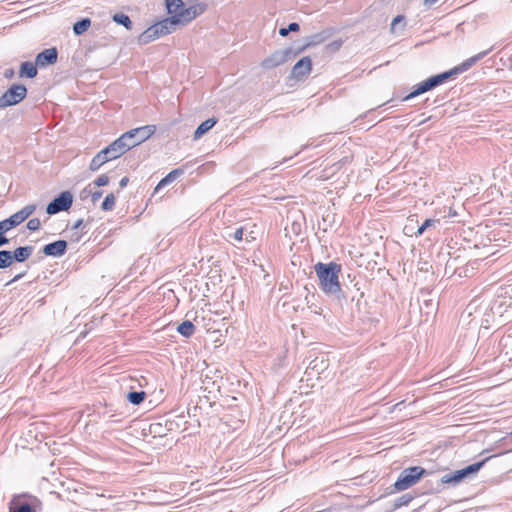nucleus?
<instances>
[{"label":"nucleus","mask_w":512,"mask_h":512,"mask_svg":"<svg viewBox=\"0 0 512 512\" xmlns=\"http://www.w3.org/2000/svg\"><path fill=\"white\" fill-rule=\"evenodd\" d=\"M72 204V193L70 191H63L47 205L46 213L49 215H54L62 211H68Z\"/></svg>","instance_id":"nucleus-11"},{"label":"nucleus","mask_w":512,"mask_h":512,"mask_svg":"<svg viewBox=\"0 0 512 512\" xmlns=\"http://www.w3.org/2000/svg\"><path fill=\"white\" fill-rule=\"evenodd\" d=\"M88 193H90V191L87 190V188L83 189L81 195L83 196L84 194L85 195H88Z\"/></svg>","instance_id":"nucleus-50"},{"label":"nucleus","mask_w":512,"mask_h":512,"mask_svg":"<svg viewBox=\"0 0 512 512\" xmlns=\"http://www.w3.org/2000/svg\"><path fill=\"white\" fill-rule=\"evenodd\" d=\"M290 32L287 31V27H282L279 29V35L282 36V37H286L288 36Z\"/></svg>","instance_id":"nucleus-45"},{"label":"nucleus","mask_w":512,"mask_h":512,"mask_svg":"<svg viewBox=\"0 0 512 512\" xmlns=\"http://www.w3.org/2000/svg\"><path fill=\"white\" fill-rule=\"evenodd\" d=\"M312 70V61L309 56L301 58L291 70V77L296 80H303Z\"/></svg>","instance_id":"nucleus-14"},{"label":"nucleus","mask_w":512,"mask_h":512,"mask_svg":"<svg viewBox=\"0 0 512 512\" xmlns=\"http://www.w3.org/2000/svg\"><path fill=\"white\" fill-rule=\"evenodd\" d=\"M5 78H12L14 76V70L12 68L6 69L4 72Z\"/></svg>","instance_id":"nucleus-42"},{"label":"nucleus","mask_w":512,"mask_h":512,"mask_svg":"<svg viewBox=\"0 0 512 512\" xmlns=\"http://www.w3.org/2000/svg\"><path fill=\"white\" fill-rule=\"evenodd\" d=\"M41 226V222L38 218H32L27 222V228L30 231H37Z\"/></svg>","instance_id":"nucleus-36"},{"label":"nucleus","mask_w":512,"mask_h":512,"mask_svg":"<svg viewBox=\"0 0 512 512\" xmlns=\"http://www.w3.org/2000/svg\"><path fill=\"white\" fill-rule=\"evenodd\" d=\"M177 21H179V18L168 17L153 24L139 35L138 43L145 45L159 38L160 36L172 33L176 29Z\"/></svg>","instance_id":"nucleus-3"},{"label":"nucleus","mask_w":512,"mask_h":512,"mask_svg":"<svg viewBox=\"0 0 512 512\" xmlns=\"http://www.w3.org/2000/svg\"><path fill=\"white\" fill-rule=\"evenodd\" d=\"M488 459L489 458H486L477 463L470 464L460 470H456L454 472L445 474L444 476H442L441 482L445 484L457 485L464 481L465 479L476 475L478 471L484 466Z\"/></svg>","instance_id":"nucleus-5"},{"label":"nucleus","mask_w":512,"mask_h":512,"mask_svg":"<svg viewBox=\"0 0 512 512\" xmlns=\"http://www.w3.org/2000/svg\"><path fill=\"white\" fill-rule=\"evenodd\" d=\"M314 270L319 280V287L327 296L339 301L346 298L339 282L340 264L318 262Z\"/></svg>","instance_id":"nucleus-1"},{"label":"nucleus","mask_w":512,"mask_h":512,"mask_svg":"<svg viewBox=\"0 0 512 512\" xmlns=\"http://www.w3.org/2000/svg\"><path fill=\"white\" fill-rule=\"evenodd\" d=\"M88 193H90V191L87 190V188L83 189L81 195L83 196L84 194L85 195H88Z\"/></svg>","instance_id":"nucleus-49"},{"label":"nucleus","mask_w":512,"mask_h":512,"mask_svg":"<svg viewBox=\"0 0 512 512\" xmlns=\"http://www.w3.org/2000/svg\"><path fill=\"white\" fill-rule=\"evenodd\" d=\"M39 504L40 502L35 496L16 495L10 501L9 512H35Z\"/></svg>","instance_id":"nucleus-9"},{"label":"nucleus","mask_w":512,"mask_h":512,"mask_svg":"<svg viewBox=\"0 0 512 512\" xmlns=\"http://www.w3.org/2000/svg\"><path fill=\"white\" fill-rule=\"evenodd\" d=\"M112 19L115 23L125 27L127 30L132 29L133 23L128 15L123 13H116L112 16Z\"/></svg>","instance_id":"nucleus-27"},{"label":"nucleus","mask_w":512,"mask_h":512,"mask_svg":"<svg viewBox=\"0 0 512 512\" xmlns=\"http://www.w3.org/2000/svg\"><path fill=\"white\" fill-rule=\"evenodd\" d=\"M165 4L171 17L179 18L177 25H186L203 12L199 5L185 7L182 0H165Z\"/></svg>","instance_id":"nucleus-2"},{"label":"nucleus","mask_w":512,"mask_h":512,"mask_svg":"<svg viewBox=\"0 0 512 512\" xmlns=\"http://www.w3.org/2000/svg\"><path fill=\"white\" fill-rule=\"evenodd\" d=\"M90 25L91 20L89 18H82L73 25V32L77 36L82 35L88 30Z\"/></svg>","instance_id":"nucleus-28"},{"label":"nucleus","mask_w":512,"mask_h":512,"mask_svg":"<svg viewBox=\"0 0 512 512\" xmlns=\"http://www.w3.org/2000/svg\"><path fill=\"white\" fill-rule=\"evenodd\" d=\"M58 50L55 47L48 48L38 53L35 61L38 67L43 68L57 62Z\"/></svg>","instance_id":"nucleus-16"},{"label":"nucleus","mask_w":512,"mask_h":512,"mask_svg":"<svg viewBox=\"0 0 512 512\" xmlns=\"http://www.w3.org/2000/svg\"><path fill=\"white\" fill-rule=\"evenodd\" d=\"M414 499V496L407 493V494H404L402 496H400L399 498H397L393 504V507L395 509L397 508H400L402 506H406L408 505L412 500Z\"/></svg>","instance_id":"nucleus-32"},{"label":"nucleus","mask_w":512,"mask_h":512,"mask_svg":"<svg viewBox=\"0 0 512 512\" xmlns=\"http://www.w3.org/2000/svg\"><path fill=\"white\" fill-rule=\"evenodd\" d=\"M24 275H25V272L15 275L14 278L10 281V283L19 281L20 279H22L24 277Z\"/></svg>","instance_id":"nucleus-46"},{"label":"nucleus","mask_w":512,"mask_h":512,"mask_svg":"<svg viewBox=\"0 0 512 512\" xmlns=\"http://www.w3.org/2000/svg\"><path fill=\"white\" fill-rule=\"evenodd\" d=\"M177 332L182 336L189 338L194 334L195 326L191 321L185 320L178 325Z\"/></svg>","instance_id":"nucleus-25"},{"label":"nucleus","mask_w":512,"mask_h":512,"mask_svg":"<svg viewBox=\"0 0 512 512\" xmlns=\"http://www.w3.org/2000/svg\"><path fill=\"white\" fill-rule=\"evenodd\" d=\"M128 182H129V178H128V177H123V178L120 180V182H119V186H120V188H124V187H126V186H127V184H128Z\"/></svg>","instance_id":"nucleus-43"},{"label":"nucleus","mask_w":512,"mask_h":512,"mask_svg":"<svg viewBox=\"0 0 512 512\" xmlns=\"http://www.w3.org/2000/svg\"><path fill=\"white\" fill-rule=\"evenodd\" d=\"M83 225V219L77 220L74 225L72 226V229H78Z\"/></svg>","instance_id":"nucleus-47"},{"label":"nucleus","mask_w":512,"mask_h":512,"mask_svg":"<svg viewBox=\"0 0 512 512\" xmlns=\"http://www.w3.org/2000/svg\"><path fill=\"white\" fill-rule=\"evenodd\" d=\"M36 208V204H28L24 206L21 210L17 211L16 214L23 223L35 212Z\"/></svg>","instance_id":"nucleus-29"},{"label":"nucleus","mask_w":512,"mask_h":512,"mask_svg":"<svg viewBox=\"0 0 512 512\" xmlns=\"http://www.w3.org/2000/svg\"><path fill=\"white\" fill-rule=\"evenodd\" d=\"M297 55L296 50L291 47L277 50L261 62V67L266 70L272 69L295 58Z\"/></svg>","instance_id":"nucleus-10"},{"label":"nucleus","mask_w":512,"mask_h":512,"mask_svg":"<svg viewBox=\"0 0 512 512\" xmlns=\"http://www.w3.org/2000/svg\"><path fill=\"white\" fill-rule=\"evenodd\" d=\"M68 243L65 240H57L46 244L42 251L46 256L61 257L67 251Z\"/></svg>","instance_id":"nucleus-17"},{"label":"nucleus","mask_w":512,"mask_h":512,"mask_svg":"<svg viewBox=\"0 0 512 512\" xmlns=\"http://www.w3.org/2000/svg\"><path fill=\"white\" fill-rule=\"evenodd\" d=\"M182 174H183V170L180 168L172 170L163 179L160 180V182L156 186L155 190L157 191L160 188L168 185L169 183L173 182L175 179H177Z\"/></svg>","instance_id":"nucleus-24"},{"label":"nucleus","mask_w":512,"mask_h":512,"mask_svg":"<svg viewBox=\"0 0 512 512\" xmlns=\"http://www.w3.org/2000/svg\"><path fill=\"white\" fill-rule=\"evenodd\" d=\"M438 222H439V220L426 219V220L424 221V223H423L421 226H419V227H418V230H417V232H416V235H417V236L422 235V234L424 233V231H425L428 227H430V226H432V225H434L435 223H438Z\"/></svg>","instance_id":"nucleus-34"},{"label":"nucleus","mask_w":512,"mask_h":512,"mask_svg":"<svg viewBox=\"0 0 512 512\" xmlns=\"http://www.w3.org/2000/svg\"><path fill=\"white\" fill-rule=\"evenodd\" d=\"M491 50H492V48L482 51V52L466 59L465 61H463L461 64L455 66L454 68L448 70L451 75V78L469 70L474 64H476L478 61L483 59Z\"/></svg>","instance_id":"nucleus-15"},{"label":"nucleus","mask_w":512,"mask_h":512,"mask_svg":"<svg viewBox=\"0 0 512 512\" xmlns=\"http://www.w3.org/2000/svg\"><path fill=\"white\" fill-rule=\"evenodd\" d=\"M428 91H430V88H429L426 80H424V81L420 82L419 84H417L415 86L414 90L411 93H409L407 96H405L403 98V100L407 101L409 99L417 97V96H419V95H421V94H423L425 92H428Z\"/></svg>","instance_id":"nucleus-26"},{"label":"nucleus","mask_w":512,"mask_h":512,"mask_svg":"<svg viewBox=\"0 0 512 512\" xmlns=\"http://www.w3.org/2000/svg\"><path fill=\"white\" fill-rule=\"evenodd\" d=\"M329 33L327 31H321L319 33L313 34L306 38V43L296 49V53L299 55L302 52H304L309 47L317 46L321 43H323L325 40L328 39Z\"/></svg>","instance_id":"nucleus-18"},{"label":"nucleus","mask_w":512,"mask_h":512,"mask_svg":"<svg viewBox=\"0 0 512 512\" xmlns=\"http://www.w3.org/2000/svg\"><path fill=\"white\" fill-rule=\"evenodd\" d=\"M426 473L427 471L420 466H413L404 469L394 483L395 490L403 491L410 488L411 486L415 485Z\"/></svg>","instance_id":"nucleus-4"},{"label":"nucleus","mask_w":512,"mask_h":512,"mask_svg":"<svg viewBox=\"0 0 512 512\" xmlns=\"http://www.w3.org/2000/svg\"><path fill=\"white\" fill-rule=\"evenodd\" d=\"M161 428V424L157 423V424H152L150 426V432H154V433H158V429Z\"/></svg>","instance_id":"nucleus-44"},{"label":"nucleus","mask_w":512,"mask_h":512,"mask_svg":"<svg viewBox=\"0 0 512 512\" xmlns=\"http://www.w3.org/2000/svg\"><path fill=\"white\" fill-rule=\"evenodd\" d=\"M451 79V75L449 71H445L443 73L434 75L426 79V82L430 88V90L436 88L437 86L445 83L447 80Z\"/></svg>","instance_id":"nucleus-21"},{"label":"nucleus","mask_w":512,"mask_h":512,"mask_svg":"<svg viewBox=\"0 0 512 512\" xmlns=\"http://www.w3.org/2000/svg\"><path fill=\"white\" fill-rule=\"evenodd\" d=\"M33 251L34 247L30 245L17 247L13 251H10L12 261L19 263L25 262L33 254Z\"/></svg>","instance_id":"nucleus-19"},{"label":"nucleus","mask_w":512,"mask_h":512,"mask_svg":"<svg viewBox=\"0 0 512 512\" xmlns=\"http://www.w3.org/2000/svg\"><path fill=\"white\" fill-rule=\"evenodd\" d=\"M115 206V196L113 193L108 194L102 202L101 208L104 211H111Z\"/></svg>","instance_id":"nucleus-33"},{"label":"nucleus","mask_w":512,"mask_h":512,"mask_svg":"<svg viewBox=\"0 0 512 512\" xmlns=\"http://www.w3.org/2000/svg\"><path fill=\"white\" fill-rule=\"evenodd\" d=\"M400 23H403L405 24V17L402 16V15H398L396 16L393 20H392V23H391V30L394 31L396 26Z\"/></svg>","instance_id":"nucleus-38"},{"label":"nucleus","mask_w":512,"mask_h":512,"mask_svg":"<svg viewBox=\"0 0 512 512\" xmlns=\"http://www.w3.org/2000/svg\"><path fill=\"white\" fill-rule=\"evenodd\" d=\"M325 368V362L321 360L320 364H318L317 359L313 360L308 366V369L315 370L316 372H319L320 370H323Z\"/></svg>","instance_id":"nucleus-35"},{"label":"nucleus","mask_w":512,"mask_h":512,"mask_svg":"<svg viewBox=\"0 0 512 512\" xmlns=\"http://www.w3.org/2000/svg\"><path fill=\"white\" fill-rule=\"evenodd\" d=\"M22 223L16 213L10 217L0 221V245L5 246L10 243V240L6 237V233L11 229L19 226Z\"/></svg>","instance_id":"nucleus-13"},{"label":"nucleus","mask_w":512,"mask_h":512,"mask_svg":"<svg viewBox=\"0 0 512 512\" xmlns=\"http://www.w3.org/2000/svg\"><path fill=\"white\" fill-rule=\"evenodd\" d=\"M216 123L217 119L215 118H209L202 122L194 132V139H200L204 134H206L210 129H212Z\"/></svg>","instance_id":"nucleus-22"},{"label":"nucleus","mask_w":512,"mask_h":512,"mask_svg":"<svg viewBox=\"0 0 512 512\" xmlns=\"http://www.w3.org/2000/svg\"><path fill=\"white\" fill-rule=\"evenodd\" d=\"M109 161L110 159L107 157L106 153L103 150H101L92 158L89 165V169L91 171H97L100 169L102 165Z\"/></svg>","instance_id":"nucleus-23"},{"label":"nucleus","mask_w":512,"mask_h":512,"mask_svg":"<svg viewBox=\"0 0 512 512\" xmlns=\"http://www.w3.org/2000/svg\"><path fill=\"white\" fill-rule=\"evenodd\" d=\"M146 397L144 391H131L127 394V400L133 405L141 404Z\"/></svg>","instance_id":"nucleus-30"},{"label":"nucleus","mask_w":512,"mask_h":512,"mask_svg":"<svg viewBox=\"0 0 512 512\" xmlns=\"http://www.w3.org/2000/svg\"><path fill=\"white\" fill-rule=\"evenodd\" d=\"M103 192L102 191H95L91 193V201L95 204L101 197Z\"/></svg>","instance_id":"nucleus-40"},{"label":"nucleus","mask_w":512,"mask_h":512,"mask_svg":"<svg viewBox=\"0 0 512 512\" xmlns=\"http://www.w3.org/2000/svg\"><path fill=\"white\" fill-rule=\"evenodd\" d=\"M27 96V88L23 84H13L0 97V109L14 106L23 101Z\"/></svg>","instance_id":"nucleus-7"},{"label":"nucleus","mask_w":512,"mask_h":512,"mask_svg":"<svg viewBox=\"0 0 512 512\" xmlns=\"http://www.w3.org/2000/svg\"><path fill=\"white\" fill-rule=\"evenodd\" d=\"M156 131V126L145 125L142 127L131 129L122 134L123 140L129 144V149H132L147 139H149Z\"/></svg>","instance_id":"nucleus-6"},{"label":"nucleus","mask_w":512,"mask_h":512,"mask_svg":"<svg viewBox=\"0 0 512 512\" xmlns=\"http://www.w3.org/2000/svg\"><path fill=\"white\" fill-rule=\"evenodd\" d=\"M37 67L38 65H36V62L32 63L30 61H25L20 66L19 76L32 79L36 77L38 73Z\"/></svg>","instance_id":"nucleus-20"},{"label":"nucleus","mask_w":512,"mask_h":512,"mask_svg":"<svg viewBox=\"0 0 512 512\" xmlns=\"http://www.w3.org/2000/svg\"><path fill=\"white\" fill-rule=\"evenodd\" d=\"M129 144L123 140V136L121 135L119 138H117L115 141H113L110 145L102 149L107 157L111 160L117 159L123 154H125L127 151H129Z\"/></svg>","instance_id":"nucleus-12"},{"label":"nucleus","mask_w":512,"mask_h":512,"mask_svg":"<svg viewBox=\"0 0 512 512\" xmlns=\"http://www.w3.org/2000/svg\"><path fill=\"white\" fill-rule=\"evenodd\" d=\"M109 183V177L106 174H102L94 181L96 186H105Z\"/></svg>","instance_id":"nucleus-37"},{"label":"nucleus","mask_w":512,"mask_h":512,"mask_svg":"<svg viewBox=\"0 0 512 512\" xmlns=\"http://www.w3.org/2000/svg\"><path fill=\"white\" fill-rule=\"evenodd\" d=\"M256 225H242L235 228L228 227L225 230V238L229 241L233 240L236 242H240L245 240L246 242H251L256 239L257 232L254 230Z\"/></svg>","instance_id":"nucleus-8"},{"label":"nucleus","mask_w":512,"mask_h":512,"mask_svg":"<svg viewBox=\"0 0 512 512\" xmlns=\"http://www.w3.org/2000/svg\"><path fill=\"white\" fill-rule=\"evenodd\" d=\"M10 250H0V269H6L12 265Z\"/></svg>","instance_id":"nucleus-31"},{"label":"nucleus","mask_w":512,"mask_h":512,"mask_svg":"<svg viewBox=\"0 0 512 512\" xmlns=\"http://www.w3.org/2000/svg\"><path fill=\"white\" fill-rule=\"evenodd\" d=\"M342 45L341 40L333 41L327 45V49L330 51H336L338 50Z\"/></svg>","instance_id":"nucleus-39"},{"label":"nucleus","mask_w":512,"mask_h":512,"mask_svg":"<svg viewBox=\"0 0 512 512\" xmlns=\"http://www.w3.org/2000/svg\"><path fill=\"white\" fill-rule=\"evenodd\" d=\"M300 29V25L296 22H292L287 26V31L289 32H297Z\"/></svg>","instance_id":"nucleus-41"},{"label":"nucleus","mask_w":512,"mask_h":512,"mask_svg":"<svg viewBox=\"0 0 512 512\" xmlns=\"http://www.w3.org/2000/svg\"><path fill=\"white\" fill-rule=\"evenodd\" d=\"M438 0H424L425 4H428V5H433L437 2Z\"/></svg>","instance_id":"nucleus-48"}]
</instances>
